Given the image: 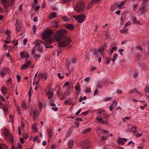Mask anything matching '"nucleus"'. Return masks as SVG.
I'll return each instance as SVG.
<instances>
[{"label":"nucleus","instance_id":"f257e3e1","mask_svg":"<svg viewBox=\"0 0 149 149\" xmlns=\"http://www.w3.org/2000/svg\"><path fill=\"white\" fill-rule=\"evenodd\" d=\"M67 31L64 29L60 30L56 32L55 38L58 42L59 46L64 47L70 42V38L65 37Z\"/></svg>","mask_w":149,"mask_h":149},{"label":"nucleus","instance_id":"f03ea898","mask_svg":"<svg viewBox=\"0 0 149 149\" xmlns=\"http://www.w3.org/2000/svg\"><path fill=\"white\" fill-rule=\"evenodd\" d=\"M53 32L50 30L44 32L42 36V38L45 40L46 43L50 44L53 41V38L51 36L53 34Z\"/></svg>","mask_w":149,"mask_h":149},{"label":"nucleus","instance_id":"7ed1b4c3","mask_svg":"<svg viewBox=\"0 0 149 149\" xmlns=\"http://www.w3.org/2000/svg\"><path fill=\"white\" fill-rule=\"evenodd\" d=\"M34 43L36 45V46L33 47V49L32 51V53L33 54H34V51L35 47H38V49H37V52H41L42 50V45L44 44L42 42L39 40H37L34 42Z\"/></svg>","mask_w":149,"mask_h":149},{"label":"nucleus","instance_id":"20e7f679","mask_svg":"<svg viewBox=\"0 0 149 149\" xmlns=\"http://www.w3.org/2000/svg\"><path fill=\"white\" fill-rule=\"evenodd\" d=\"M84 7V3L83 2H80L74 7V9L76 12L80 13L83 10Z\"/></svg>","mask_w":149,"mask_h":149},{"label":"nucleus","instance_id":"39448f33","mask_svg":"<svg viewBox=\"0 0 149 149\" xmlns=\"http://www.w3.org/2000/svg\"><path fill=\"white\" fill-rule=\"evenodd\" d=\"M75 20L79 23H82L85 20V16L84 14L74 16L73 17Z\"/></svg>","mask_w":149,"mask_h":149},{"label":"nucleus","instance_id":"423d86ee","mask_svg":"<svg viewBox=\"0 0 149 149\" xmlns=\"http://www.w3.org/2000/svg\"><path fill=\"white\" fill-rule=\"evenodd\" d=\"M1 1L6 10H7L9 5L10 0H1Z\"/></svg>","mask_w":149,"mask_h":149},{"label":"nucleus","instance_id":"0eeeda50","mask_svg":"<svg viewBox=\"0 0 149 149\" xmlns=\"http://www.w3.org/2000/svg\"><path fill=\"white\" fill-rule=\"evenodd\" d=\"M127 140L126 138L119 137L118 140V142L119 145H122L124 144Z\"/></svg>","mask_w":149,"mask_h":149},{"label":"nucleus","instance_id":"6e6552de","mask_svg":"<svg viewBox=\"0 0 149 149\" xmlns=\"http://www.w3.org/2000/svg\"><path fill=\"white\" fill-rule=\"evenodd\" d=\"M21 23L20 20L17 19L16 21V28L17 32H19L21 29V26L20 24Z\"/></svg>","mask_w":149,"mask_h":149},{"label":"nucleus","instance_id":"1a4fd4ad","mask_svg":"<svg viewBox=\"0 0 149 149\" xmlns=\"http://www.w3.org/2000/svg\"><path fill=\"white\" fill-rule=\"evenodd\" d=\"M94 54L95 55V57H102V52L100 49H97L94 51Z\"/></svg>","mask_w":149,"mask_h":149},{"label":"nucleus","instance_id":"9d476101","mask_svg":"<svg viewBox=\"0 0 149 149\" xmlns=\"http://www.w3.org/2000/svg\"><path fill=\"white\" fill-rule=\"evenodd\" d=\"M7 69L6 68H3L2 71L0 72L1 75L3 77L6 74V72L8 73L9 71H6Z\"/></svg>","mask_w":149,"mask_h":149},{"label":"nucleus","instance_id":"9b49d317","mask_svg":"<svg viewBox=\"0 0 149 149\" xmlns=\"http://www.w3.org/2000/svg\"><path fill=\"white\" fill-rule=\"evenodd\" d=\"M30 63L31 61H28L22 66L21 69H26L28 68L30 65Z\"/></svg>","mask_w":149,"mask_h":149},{"label":"nucleus","instance_id":"f8f14e48","mask_svg":"<svg viewBox=\"0 0 149 149\" xmlns=\"http://www.w3.org/2000/svg\"><path fill=\"white\" fill-rule=\"evenodd\" d=\"M20 55L23 58L26 57V58H28L29 57V55L26 52H21L20 53Z\"/></svg>","mask_w":149,"mask_h":149},{"label":"nucleus","instance_id":"ddd939ff","mask_svg":"<svg viewBox=\"0 0 149 149\" xmlns=\"http://www.w3.org/2000/svg\"><path fill=\"white\" fill-rule=\"evenodd\" d=\"M97 113L98 114H102L103 115L106 114V112L102 109H98L97 111Z\"/></svg>","mask_w":149,"mask_h":149},{"label":"nucleus","instance_id":"4468645a","mask_svg":"<svg viewBox=\"0 0 149 149\" xmlns=\"http://www.w3.org/2000/svg\"><path fill=\"white\" fill-rule=\"evenodd\" d=\"M136 93L139 95H142V94L139 92L135 88H134V89H132L129 92V93Z\"/></svg>","mask_w":149,"mask_h":149},{"label":"nucleus","instance_id":"2eb2a0df","mask_svg":"<svg viewBox=\"0 0 149 149\" xmlns=\"http://www.w3.org/2000/svg\"><path fill=\"white\" fill-rule=\"evenodd\" d=\"M46 95L48 96V98L51 99L53 96V93L52 92H47L46 93Z\"/></svg>","mask_w":149,"mask_h":149},{"label":"nucleus","instance_id":"dca6fc26","mask_svg":"<svg viewBox=\"0 0 149 149\" xmlns=\"http://www.w3.org/2000/svg\"><path fill=\"white\" fill-rule=\"evenodd\" d=\"M38 111L35 109L33 112V119L35 120L37 116H38Z\"/></svg>","mask_w":149,"mask_h":149},{"label":"nucleus","instance_id":"f3484780","mask_svg":"<svg viewBox=\"0 0 149 149\" xmlns=\"http://www.w3.org/2000/svg\"><path fill=\"white\" fill-rule=\"evenodd\" d=\"M93 54L91 53V52L87 54L86 56L87 57L88 60H90L93 58Z\"/></svg>","mask_w":149,"mask_h":149},{"label":"nucleus","instance_id":"a211bd4d","mask_svg":"<svg viewBox=\"0 0 149 149\" xmlns=\"http://www.w3.org/2000/svg\"><path fill=\"white\" fill-rule=\"evenodd\" d=\"M3 133L4 135L5 136L6 139H7L8 136H9V132L8 130L7 129H5Z\"/></svg>","mask_w":149,"mask_h":149},{"label":"nucleus","instance_id":"6ab92c4d","mask_svg":"<svg viewBox=\"0 0 149 149\" xmlns=\"http://www.w3.org/2000/svg\"><path fill=\"white\" fill-rule=\"evenodd\" d=\"M9 141L11 143H12L13 142V137L12 134H10L8 137Z\"/></svg>","mask_w":149,"mask_h":149},{"label":"nucleus","instance_id":"aec40b11","mask_svg":"<svg viewBox=\"0 0 149 149\" xmlns=\"http://www.w3.org/2000/svg\"><path fill=\"white\" fill-rule=\"evenodd\" d=\"M44 78V75L42 73H40L38 74V79L40 80Z\"/></svg>","mask_w":149,"mask_h":149},{"label":"nucleus","instance_id":"412c9836","mask_svg":"<svg viewBox=\"0 0 149 149\" xmlns=\"http://www.w3.org/2000/svg\"><path fill=\"white\" fill-rule=\"evenodd\" d=\"M74 141L72 140H70L68 142V147L70 148H71L73 146Z\"/></svg>","mask_w":149,"mask_h":149},{"label":"nucleus","instance_id":"4be33fe9","mask_svg":"<svg viewBox=\"0 0 149 149\" xmlns=\"http://www.w3.org/2000/svg\"><path fill=\"white\" fill-rule=\"evenodd\" d=\"M47 133L49 137V138L52 137V130L50 129H47Z\"/></svg>","mask_w":149,"mask_h":149},{"label":"nucleus","instance_id":"5701e85b","mask_svg":"<svg viewBox=\"0 0 149 149\" xmlns=\"http://www.w3.org/2000/svg\"><path fill=\"white\" fill-rule=\"evenodd\" d=\"M2 92L3 94H5L7 93V88L5 86H2L1 88Z\"/></svg>","mask_w":149,"mask_h":149},{"label":"nucleus","instance_id":"b1692460","mask_svg":"<svg viewBox=\"0 0 149 149\" xmlns=\"http://www.w3.org/2000/svg\"><path fill=\"white\" fill-rule=\"evenodd\" d=\"M36 127L37 125L35 124H33L32 127V129L33 130L34 132H37L38 131V130L37 129Z\"/></svg>","mask_w":149,"mask_h":149},{"label":"nucleus","instance_id":"393cba45","mask_svg":"<svg viewBox=\"0 0 149 149\" xmlns=\"http://www.w3.org/2000/svg\"><path fill=\"white\" fill-rule=\"evenodd\" d=\"M22 146L19 143H18L17 147L16 148H15V147L14 146H13L12 148V149H22Z\"/></svg>","mask_w":149,"mask_h":149},{"label":"nucleus","instance_id":"a878e982","mask_svg":"<svg viewBox=\"0 0 149 149\" xmlns=\"http://www.w3.org/2000/svg\"><path fill=\"white\" fill-rule=\"evenodd\" d=\"M128 30L127 29H123L121 30L120 31V32L122 34H126Z\"/></svg>","mask_w":149,"mask_h":149},{"label":"nucleus","instance_id":"bb28decb","mask_svg":"<svg viewBox=\"0 0 149 149\" xmlns=\"http://www.w3.org/2000/svg\"><path fill=\"white\" fill-rule=\"evenodd\" d=\"M125 4V2L124 1L122 2L120 4L117 5V6L118 7L121 8H124L123 6Z\"/></svg>","mask_w":149,"mask_h":149},{"label":"nucleus","instance_id":"cd10ccee","mask_svg":"<svg viewBox=\"0 0 149 149\" xmlns=\"http://www.w3.org/2000/svg\"><path fill=\"white\" fill-rule=\"evenodd\" d=\"M145 7V4L143 5V6L139 10L141 12V13L142 14L145 12V10L144 9V8Z\"/></svg>","mask_w":149,"mask_h":149},{"label":"nucleus","instance_id":"c85d7f7f","mask_svg":"<svg viewBox=\"0 0 149 149\" xmlns=\"http://www.w3.org/2000/svg\"><path fill=\"white\" fill-rule=\"evenodd\" d=\"M75 89L76 91H79V82L77 83V84L75 85Z\"/></svg>","mask_w":149,"mask_h":149},{"label":"nucleus","instance_id":"c756f323","mask_svg":"<svg viewBox=\"0 0 149 149\" xmlns=\"http://www.w3.org/2000/svg\"><path fill=\"white\" fill-rule=\"evenodd\" d=\"M7 146L5 144L0 145V149H6Z\"/></svg>","mask_w":149,"mask_h":149},{"label":"nucleus","instance_id":"7c9ffc66","mask_svg":"<svg viewBox=\"0 0 149 149\" xmlns=\"http://www.w3.org/2000/svg\"><path fill=\"white\" fill-rule=\"evenodd\" d=\"M63 19L64 21L66 22H69L70 21V19L66 16H64L63 17Z\"/></svg>","mask_w":149,"mask_h":149},{"label":"nucleus","instance_id":"2f4dec72","mask_svg":"<svg viewBox=\"0 0 149 149\" xmlns=\"http://www.w3.org/2000/svg\"><path fill=\"white\" fill-rule=\"evenodd\" d=\"M66 27L70 29V30H72L74 29V26L72 24H69L66 25Z\"/></svg>","mask_w":149,"mask_h":149},{"label":"nucleus","instance_id":"473e14b6","mask_svg":"<svg viewBox=\"0 0 149 149\" xmlns=\"http://www.w3.org/2000/svg\"><path fill=\"white\" fill-rule=\"evenodd\" d=\"M118 57V54L116 53H115L114 55L113 58L112 59L111 61H113V62L115 61L116 59Z\"/></svg>","mask_w":149,"mask_h":149},{"label":"nucleus","instance_id":"72a5a7b5","mask_svg":"<svg viewBox=\"0 0 149 149\" xmlns=\"http://www.w3.org/2000/svg\"><path fill=\"white\" fill-rule=\"evenodd\" d=\"M56 14L55 12H53L50 15V17L51 18H54L56 17Z\"/></svg>","mask_w":149,"mask_h":149},{"label":"nucleus","instance_id":"f704fd0d","mask_svg":"<svg viewBox=\"0 0 149 149\" xmlns=\"http://www.w3.org/2000/svg\"><path fill=\"white\" fill-rule=\"evenodd\" d=\"M91 130V128H88V129L85 130L82 133L83 134H84L88 132H89Z\"/></svg>","mask_w":149,"mask_h":149},{"label":"nucleus","instance_id":"c9c22d12","mask_svg":"<svg viewBox=\"0 0 149 149\" xmlns=\"http://www.w3.org/2000/svg\"><path fill=\"white\" fill-rule=\"evenodd\" d=\"M144 92L146 93H149V87L146 86L144 90Z\"/></svg>","mask_w":149,"mask_h":149},{"label":"nucleus","instance_id":"e433bc0d","mask_svg":"<svg viewBox=\"0 0 149 149\" xmlns=\"http://www.w3.org/2000/svg\"><path fill=\"white\" fill-rule=\"evenodd\" d=\"M117 49V47H112V49L110 51V54H112L114 50H116Z\"/></svg>","mask_w":149,"mask_h":149},{"label":"nucleus","instance_id":"4c0bfd02","mask_svg":"<svg viewBox=\"0 0 149 149\" xmlns=\"http://www.w3.org/2000/svg\"><path fill=\"white\" fill-rule=\"evenodd\" d=\"M14 120V118L12 116V115H10L9 116V121L10 122H11L12 124H13V122Z\"/></svg>","mask_w":149,"mask_h":149},{"label":"nucleus","instance_id":"58836bf2","mask_svg":"<svg viewBox=\"0 0 149 149\" xmlns=\"http://www.w3.org/2000/svg\"><path fill=\"white\" fill-rule=\"evenodd\" d=\"M3 111L6 112H8V106H4L3 108Z\"/></svg>","mask_w":149,"mask_h":149},{"label":"nucleus","instance_id":"ea45409f","mask_svg":"<svg viewBox=\"0 0 149 149\" xmlns=\"http://www.w3.org/2000/svg\"><path fill=\"white\" fill-rule=\"evenodd\" d=\"M117 5L116 4H114L111 7V11H114V8H116Z\"/></svg>","mask_w":149,"mask_h":149},{"label":"nucleus","instance_id":"a19ab883","mask_svg":"<svg viewBox=\"0 0 149 149\" xmlns=\"http://www.w3.org/2000/svg\"><path fill=\"white\" fill-rule=\"evenodd\" d=\"M70 60L71 62L72 63H75L77 62V59L73 58H71Z\"/></svg>","mask_w":149,"mask_h":149},{"label":"nucleus","instance_id":"79ce46f5","mask_svg":"<svg viewBox=\"0 0 149 149\" xmlns=\"http://www.w3.org/2000/svg\"><path fill=\"white\" fill-rule=\"evenodd\" d=\"M96 119L102 123H104V122L101 118H97Z\"/></svg>","mask_w":149,"mask_h":149},{"label":"nucleus","instance_id":"37998d69","mask_svg":"<svg viewBox=\"0 0 149 149\" xmlns=\"http://www.w3.org/2000/svg\"><path fill=\"white\" fill-rule=\"evenodd\" d=\"M86 97L85 96H84L83 97H80L79 99V102H81L83 101V100H85L86 99Z\"/></svg>","mask_w":149,"mask_h":149},{"label":"nucleus","instance_id":"c03bdc74","mask_svg":"<svg viewBox=\"0 0 149 149\" xmlns=\"http://www.w3.org/2000/svg\"><path fill=\"white\" fill-rule=\"evenodd\" d=\"M22 108L25 109L26 108V103L24 101H23L22 102Z\"/></svg>","mask_w":149,"mask_h":149},{"label":"nucleus","instance_id":"a18cd8bd","mask_svg":"<svg viewBox=\"0 0 149 149\" xmlns=\"http://www.w3.org/2000/svg\"><path fill=\"white\" fill-rule=\"evenodd\" d=\"M58 76L60 79H62L63 78V75H61V74L60 72L58 73Z\"/></svg>","mask_w":149,"mask_h":149},{"label":"nucleus","instance_id":"49530a36","mask_svg":"<svg viewBox=\"0 0 149 149\" xmlns=\"http://www.w3.org/2000/svg\"><path fill=\"white\" fill-rule=\"evenodd\" d=\"M133 19V23L135 24L136 22L137 21V19L135 17H133L132 18Z\"/></svg>","mask_w":149,"mask_h":149},{"label":"nucleus","instance_id":"de8ad7c7","mask_svg":"<svg viewBox=\"0 0 149 149\" xmlns=\"http://www.w3.org/2000/svg\"><path fill=\"white\" fill-rule=\"evenodd\" d=\"M147 106V104L146 103H145L144 104L143 106H140V109H141L142 110H143L144 109L145 107H146Z\"/></svg>","mask_w":149,"mask_h":149},{"label":"nucleus","instance_id":"09e8293b","mask_svg":"<svg viewBox=\"0 0 149 149\" xmlns=\"http://www.w3.org/2000/svg\"><path fill=\"white\" fill-rule=\"evenodd\" d=\"M91 91V89L88 88H87L85 90L84 92L87 93H89Z\"/></svg>","mask_w":149,"mask_h":149},{"label":"nucleus","instance_id":"8fccbe9b","mask_svg":"<svg viewBox=\"0 0 149 149\" xmlns=\"http://www.w3.org/2000/svg\"><path fill=\"white\" fill-rule=\"evenodd\" d=\"M107 138V136H102L101 137V140L102 141H103L106 139Z\"/></svg>","mask_w":149,"mask_h":149},{"label":"nucleus","instance_id":"3c124183","mask_svg":"<svg viewBox=\"0 0 149 149\" xmlns=\"http://www.w3.org/2000/svg\"><path fill=\"white\" fill-rule=\"evenodd\" d=\"M38 136H36V137L34 138L33 140L34 141H36L37 143H39L40 142V141L38 139Z\"/></svg>","mask_w":149,"mask_h":149},{"label":"nucleus","instance_id":"603ef678","mask_svg":"<svg viewBox=\"0 0 149 149\" xmlns=\"http://www.w3.org/2000/svg\"><path fill=\"white\" fill-rule=\"evenodd\" d=\"M138 48L139 49L140 51H141L142 52H145V50H143V49L141 47H138ZM144 50H145V49Z\"/></svg>","mask_w":149,"mask_h":149},{"label":"nucleus","instance_id":"864d4df0","mask_svg":"<svg viewBox=\"0 0 149 149\" xmlns=\"http://www.w3.org/2000/svg\"><path fill=\"white\" fill-rule=\"evenodd\" d=\"M70 84V83L69 82L67 81L65 82L63 86V88H64V86L67 87L69 86Z\"/></svg>","mask_w":149,"mask_h":149},{"label":"nucleus","instance_id":"5fc2aeb1","mask_svg":"<svg viewBox=\"0 0 149 149\" xmlns=\"http://www.w3.org/2000/svg\"><path fill=\"white\" fill-rule=\"evenodd\" d=\"M21 127L19 126L18 128V132L19 135H21V130H20Z\"/></svg>","mask_w":149,"mask_h":149},{"label":"nucleus","instance_id":"6e6d98bb","mask_svg":"<svg viewBox=\"0 0 149 149\" xmlns=\"http://www.w3.org/2000/svg\"><path fill=\"white\" fill-rule=\"evenodd\" d=\"M88 112H89V110H87L86 111L82 112V113L81 114L83 115H87L88 113Z\"/></svg>","mask_w":149,"mask_h":149},{"label":"nucleus","instance_id":"4d7b16f0","mask_svg":"<svg viewBox=\"0 0 149 149\" xmlns=\"http://www.w3.org/2000/svg\"><path fill=\"white\" fill-rule=\"evenodd\" d=\"M131 23V22L130 21H129L127 22L126 23L125 25V27L129 25Z\"/></svg>","mask_w":149,"mask_h":149},{"label":"nucleus","instance_id":"13d9d810","mask_svg":"<svg viewBox=\"0 0 149 149\" xmlns=\"http://www.w3.org/2000/svg\"><path fill=\"white\" fill-rule=\"evenodd\" d=\"M125 62V61L124 60H121L120 61V65H123Z\"/></svg>","mask_w":149,"mask_h":149},{"label":"nucleus","instance_id":"bf43d9fd","mask_svg":"<svg viewBox=\"0 0 149 149\" xmlns=\"http://www.w3.org/2000/svg\"><path fill=\"white\" fill-rule=\"evenodd\" d=\"M20 77L21 76L19 74H17V81H19L20 80Z\"/></svg>","mask_w":149,"mask_h":149},{"label":"nucleus","instance_id":"052dcab7","mask_svg":"<svg viewBox=\"0 0 149 149\" xmlns=\"http://www.w3.org/2000/svg\"><path fill=\"white\" fill-rule=\"evenodd\" d=\"M36 27L35 25H34L33 26V30L34 33H35L36 32Z\"/></svg>","mask_w":149,"mask_h":149},{"label":"nucleus","instance_id":"680f3d73","mask_svg":"<svg viewBox=\"0 0 149 149\" xmlns=\"http://www.w3.org/2000/svg\"><path fill=\"white\" fill-rule=\"evenodd\" d=\"M118 51L120 52V54L122 56L123 55V53L122 52L124 51V50L122 49H121L118 50Z\"/></svg>","mask_w":149,"mask_h":149},{"label":"nucleus","instance_id":"e2e57ef3","mask_svg":"<svg viewBox=\"0 0 149 149\" xmlns=\"http://www.w3.org/2000/svg\"><path fill=\"white\" fill-rule=\"evenodd\" d=\"M90 78L89 77H87L85 79V81L86 82H88L89 81Z\"/></svg>","mask_w":149,"mask_h":149},{"label":"nucleus","instance_id":"0e129e2a","mask_svg":"<svg viewBox=\"0 0 149 149\" xmlns=\"http://www.w3.org/2000/svg\"><path fill=\"white\" fill-rule=\"evenodd\" d=\"M99 0H92L91 1V3L93 4V3H96V2L99 1Z\"/></svg>","mask_w":149,"mask_h":149},{"label":"nucleus","instance_id":"69168bd1","mask_svg":"<svg viewBox=\"0 0 149 149\" xmlns=\"http://www.w3.org/2000/svg\"><path fill=\"white\" fill-rule=\"evenodd\" d=\"M56 145H52L51 146V149H55Z\"/></svg>","mask_w":149,"mask_h":149},{"label":"nucleus","instance_id":"338daca9","mask_svg":"<svg viewBox=\"0 0 149 149\" xmlns=\"http://www.w3.org/2000/svg\"><path fill=\"white\" fill-rule=\"evenodd\" d=\"M138 75L139 74L138 73L136 72L134 74L133 77L134 78H136L137 77H138Z\"/></svg>","mask_w":149,"mask_h":149},{"label":"nucleus","instance_id":"774afa93","mask_svg":"<svg viewBox=\"0 0 149 149\" xmlns=\"http://www.w3.org/2000/svg\"><path fill=\"white\" fill-rule=\"evenodd\" d=\"M113 108H114L113 106V104H111L109 106V109L111 111H112Z\"/></svg>","mask_w":149,"mask_h":149}]
</instances>
